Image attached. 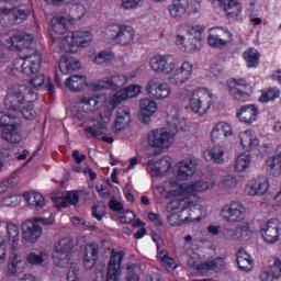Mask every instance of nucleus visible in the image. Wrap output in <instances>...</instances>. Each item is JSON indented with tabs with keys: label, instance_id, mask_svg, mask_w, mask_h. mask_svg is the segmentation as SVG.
I'll return each instance as SVG.
<instances>
[{
	"label": "nucleus",
	"instance_id": "nucleus-8",
	"mask_svg": "<svg viewBox=\"0 0 281 281\" xmlns=\"http://www.w3.org/2000/svg\"><path fill=\"white\" fill-rule=\"evenodd\" d=\"M212 106V92L205 89L194 90L189 99V109L196 115H205Z\"/></svg>",
	"mask_w": 281,
	"mask_h": 281
},
{
	"label": "nucleus",
	"instance_id": "nucleus-6",
	"mask_svg": "<svg viewBox=\"0 0 281 281\" xmlns=\"http://www.w3.org/2000/svg\"><path fill=\"white\" fill-rule=\"evenodd\" d=\"M0 128H2L1 137L9 144L21 143V134H19V117L5 112H0Z\"/></svg>",
	"mask_w": 281,
	"mask_h": 281
},
{
	"label": "nucleus",
	"instance_id": "nucleus-24",
	"mask_svg": "<svg viewBox=\"0 0 281 281\" xmlns=\"http://www.w3.org/2000/svg\"><path fill=\"white\" fill-rule=\"evenodd\" d=\"M115 115L114 131L115 133H120V131H124L131 124V109L126 105L121 106L117 109Z\"/></svg>",
	"mask_w": 281,
	"mask_h": 281
},
{
	"label": "nucleus",
	"instance_id": "nucleus-37",
	"mask_svg": "<svg viewBox=\"0 0 281 281\" xmlns=\"http://www.w3.org/2000/svg\"><path fill=\"white\" fill-rule=\"evenodd\" d=\"M52 30L55 32V34H67V23H69V19L63 16V15H57L52 19Z\"/></svg>",
	"mask_w": 281,
	"mask_h": 281
},
{
	"label": "nucleus",
	"instance_id": "nucleus-52",
	"mask_svg": "<svg viewBox=\"0 0 281 281\" xmlns=\"http://www.w3.org/2000/svg\"><path fill=\"white\" fill-rule=\"evenodd\" d=\"M267 166L270 170H276L277 172L281 170V151L277 156L270 158L267 161Z\"/></svg>",
	"mask_w": 281,
	"mask_h": 281
},
{
	"label": "nucleus",
	"instance_id": "nucleus-57",
	"mask_svg": "<svg viewBox=\"0 0 281 281\" xmlns=\"http://www.w3.org/2000/svg\"><path fill=\"white\" fill-rule=\"evenodd\" d=\"M225 137L223 130H221V125L218 123L215 125V127L211 132V139L212 142L216 143L218 139H223Z\"/></svg>",
	"mask_w": 281,
	"mask_h": 281
},
{
	"label": "nucleus",
	"instance_id": "nucleus-49",
	"mask_svg": "<svg viewBox=\"0 0 281 281\" xmlns=\"http://www.w3.org/2000/svg\"><path fill=\"white\" fill-rule=\"evenodd\" d=\"M113 58H114L113 53L102 50L94 57V63L95 65H103V63H111Z\"/></svg>",
	"mask_w": 281,
	"mask_h": 281
},
{
	"label": "nucleus",
	"instance_id": "nucleus-64",
	"mask_svg": "<svg viewBox=\"0 0 281 281\" xmlns=\"http://www.w3.org/2000/svg\"><path fill=\"white\" fill-rule=\"evenodd\" d=\"M93 281H104V266H99L95 269Z\"/></svg>",
	"mask_w": 281,
	"mask_h": 281
},
{
	"label": "nucleus",
	"instance_id": "nucleus-54",
	"mask_svg": "<svg viewBox=\"0 0 281 281\" xmlns=\"http://www.w3.org/2000/svg\"><path fill=\"white\" fill-rule=\"evenodd\" d=\"M80 104H86V106H89V111H95V106H98L100 102L95 97H83L80 99Z\"/></svg>",
	"mask_w": 281,
	"mask_h": 281
},
{
	"label": "nucleus",
	"instance_id": "nucleus-12",
	"mask_svg": "<svg viewBox=\"0 0 281 281\" xmlns=\"http://www.w3.org/2000/svg\"><path fill=\"white\" fill-rule=\"evenodd\" d=\"M76 120L81 122L80 126H82L85 122H88V126L85 128V135L88 139H91L92 137L94 139H100V137L106 133V125L98 120L90 119L87 121V116L82 113L77 114Z\"/></svg>",
	"mask_w": 281,
	"mask_h": 281
},
{
	"label": "nucleus",
	"instance_id": "nucleus-1",
	"mask_svg": "<svg viewBox=\"0 0 281 281\" xmlns=\"http://www.w3.org/2000/svg\"><path fill=\"white\" fill-rule=\"evenodd\" d=\"M169 192L175 196H182L179 201L171 202L169 205H182L181 211L189 210V216L184 218V223L190 221L199 223L202 218H205V210L200 204H194L196 200L195 192H205L210 188V182L200 180L194 183L180 184L177 180H169Z\"/></svg>",
	"mask_w": 281,
	"mask_h": 281
},
{
	"label": "nucleus",
	"instance_id": "nucleus-41",
	"mask_svg": "<svg viewBox=\"0 0 281 281\" xmlns=\"http://www.w3.org/2000/svg\"><path fill=\"white\" fill-rule=\"evenodd\" d=\"M24 76H30V85L34 87V89H38V87H43L45 83V75L41 72V69L32 70L31 72H22Z\"/></svg>",
	"mask_w": 281,
	"mask_h": 281
},
{
	"label": "nucleus",
	"instance_id": "nucleus-51",
	"mask_svg": "<svg viewBox=\"0 0 281 281\" xmlns=\"http://www.w3.org/2000/svg\"><path fill=\"white\" fill-rule=\"evenodd\" d=\"M22 113L25 120H34L36 117V111H34V105L29 104L26 106L21 105V110H18Z\"/></svg>",
	"mask_w": 281,
	"mask_h": 281
},
{
	"label": "nucleus",
	"instance_id": "nucleus-58",
	"mask_svg": "<svg viewBox=\"0 0 281 281\" xmlns=\"http://www.w3.org/2000/svg\"><path fill=\"white\" fill-rule=\"evenodd\" d=\"M158 166L160 167L162 175H166V172L170 170V168H172V164L170 162V157L168 156L162 157L159 160Z\"/></svg>",
	"mask_w": 281,
	"mask_h": 281
},
{
	"label": "nucleus",
	"instance_id": "nucleus-4",
	"mask_svg": "<svg viewBox=\"0 0 281 281\" xmlns=\"http://www.w3.org/2000/svg\"><path fill=\"white\" fill-rule=\"evenodd\" d=\"M175 135H177V130L168 126L160 130H153L147 134V144L150 148L165 150L166 148H170L175 143Z\"/></svg>",
	"mask_w": 281,
	"mask_h": 281
},
{
	"label": "nucleus",
	"instance_id": "nucleus-59",
	"mask_svg": "<svg viewBox=\"0 0 281 281\" xmlns=\"http://www.w3.org/2000/svg\"><path fill=\"white\" fill-rule=\"evenodd\" d=\"M120 221L121 223H133V221H135V213L131 210H125L121 213Z\"/></svg>",
	"mask_w": 281,
	"mask_h": 281
},
{
	"label": "nucleus",
	"instance_id": "nucleus-27",
	"mask_svg": "<svg viewBox=\"0 0 281 281\" xmlns=\"http://www.w3.org/2000/svg\"><path fill=\"white\" fill-rule=\"evenodd\" d=\"M240 145L245 150H254L260 146V140L249 130L239 134Z\"/></svg>",
	"mask_w": 281,
	"mask_h": 281
},
{
	"label": "nucleus",
	"instance_id": "nucleus-29",
	"mask_svg": "<svg viewBox=\"0 0 281 281\" xmlns=\"http://www.w3.org/2000/svg\"><path fill=\"white\" fill-rule=\"evenodd\" d=\"M80 69V61L75 60L70 56H61L59 60V70L61 74H74V71H78Z\"/></svg>",
	"mask_w": 281,
	"mask_h": 281
},
{
	"label": "nucleus",
	"instance_id": "nucleus-20",
	"mask_svg": "<svg viewBox=\"0 0 281 281\" xmlns=\"http://www.w3.org/2000/svg\"><path fill=\"white\" fill-rule=\"evenodd\" d=\"M278 225V220L271 218L267 222L265 227L261 228V236L266 243H278L280 238V227Z\"/></svg>",
	"mask_w": 281,
	"mask_h": 281
},
{
	"label": "nucleus",
	"instance_id": "nucleus-38",
	"mask_svg": "<svg viewBox=\"0 0 281 281\" xmlns=\"http://www.w3.org/2000/svg\"><path fill=\"white\" fill-rule=\"evenodd\" d=\"M7 234H8V240L9 245L11 247H16L19 245V238L21 236V231L19 229V226L16 224L9 222L7 223Z\"/></svg>",
	"mask_w": 281,
	"mask_h": 281
},
{
	"label": "nucleus",
	"instance_id": "nucleus-23",
	"mask_svg": "<svg viewBox=\"0 0 281 281\" xmlns=\"http://www.w3.org/2000/svg\"><path fill=\"white\" fill-rule=\"evenodd\" d=\"M139 120L143 124L150 123V116L157 111V102L150 99H142L140 102Z\"/></svg>",
	"mask_w": 281,
	"mask_h": 281
},
{
	"label": "nucleus",
	"instance_id": "nucleus-48",
	"mask_svg": "<svg viewBox=\"0 0 281 281\" xmlns=\"http://www.w3.org/2000/svg\"><path fill=\"white\" fill-rule=\"evenodd\" d=\"M124 100H128V94L126 93V90L123 89V90L116 91L110 100V102L112 104L111 111H113V109H115V106H117V104H121L122 102H124Z\"/></svg>",
	"mask_w": 281,
	"mask_h": 281
},
{
	"label": "nucleus",
	"instance_id": "nucleus-25",
	"mask_svg": "<svg viewBox=\"0 0 281 281\" xmlns=\"http://www.w3.org/2000/svg\"><path fill=\"white\" fill-rule=\"evenodd\" d=\"M258 108L256 105L247 104L241 106L236 115L240 122H244V124H252V122L258 120Z\"/></svg>",
	"mask_w": 281,
	"mask_h": 281
},
{
	"label": "nucleus",
	"instance_id": "nucleus-39",
	"mask_svg": "<svg viewBox=\"0 0 281 281\" xmlns=\"http://www.w3.org/2000/svg\"><path fill=\"white\" fill-rule=\"evenodd\" d=\"M25 269V262H23V259L19 257V255H13L12 261L8 267V271L10 276H20V273H23Z\"/></svg>",
	"mask_w": 281,
	"mask_h": 281
},
{
	"label": "nucleus",
	"instance_id": "nucleus-62",
	"mask_svg": "<svg viewBox=\"0 0 281 281\" xmlns=\"http://www.w3.org/2000/svg\"><path fill=\"white\" fill-rule=\"evenodd\" d=\"M27 262L30 265H43V256L31 252L27 256Z\"/></svg>",
	"mask_w": 281,
	"mask_h": 281
},
{
	"label": "nucleus",
	"instance_id": "nucleus-7",
	"mask_svg": "<svg viewBox=\"0 0 281 281\" xmlns=\"http://www.w3.org/2000/svg\"><path fill=\"white\" fill-rule=\"evenodd\" d=\"M93 41V35L89 31H75L71 36L66 35L61 38L59 47L66 54H74V47H89Z\"/></svg>",
	"mask_w": 281,
	"mask_h": 281
},
{
	"label": "nucleus",
	"instance_id": "nucleus-15",
	"mask_svg": "<svg viewBox=\"0 0 281 281\" xmlns=\"http://www.w3.org/2000/svg\"><path fill=\"white\" fill-rule=\"evenodd\" d=\"M145 89L147 95L156 100H165V98L170 97V86L168 83H161L158 78H151Z\"/></svg>",
	"mask_w": 281,
	"mask_h": 281
},
{
	"label": "nucleus",
	"instance_id": "nucleus-32",
	"mask_svg": "<svg viewBox=\"0 0 281 281\" xmlns=\"http://www.w3.org/2000/svg\"><path fill=\"white\" fill-rule=\"evenodd\" d=\"M66 87L75 92L82 91L87 87V77L72 75L66 80Z\"/></svg>",
	"mask_w": 281,
	"mask_h": 281
},
{
	"label": "nucleus",
	"instance_id": "nucleus-53",
	"mask_svg": "<svg viewBox=\"0 0 281 281\" xmlns=\"http://www.w3.org/2000/svg\"><path fill=\"white\" fill-rule=\"evenodd\" d=\"M270 273L274 277V280H280L281 278V260L274 259L273 265H271L268 269Z\"/></svg>",
	"mask_w": 281,
	"mask_h": 281
},
{
	"label": "nucleus",
	"instance_id": "nucleus-31",
	"mask_svg": "<svg viewBox=\"0 0 281 281\" xmlns=\"http://www.w3.org/2000/svg\"><path fill=\"white\" fill-rule=\"evenodd\" d=\"M204 159L206 161H214V164H221L223 161V155H225V149L221 145H215L204 151Z\"/></svg>",
	"mask_w": 281,
	"mask_h": 281
},
{
	"label": "nucleus",
	"instance_id": "nucleus-56",
	"mask_svg": "<svg viewBox=\"0 0 281 281\" xmlns=\"http://www.w3.org/2000/svg\"><path fill=\"white\" fill-rule=\"evenodd\" d=\"M147 166L149 167L151 177H164V173L158 162H154V160H149L147 162Z\"/></svg>",
	"mask_w": 281,
	"mask_h": 281
},
{
	"label": "nucleus",
	"instance_id": "nucleus-34",
	"mask_svg": "<svg viewBox=\"0 0 281 281\" xmlns=\"http://www.w3.org/2000/svg\"><path fill=\"white\" fill-rule=\"evenodd\" d=\"M237 265L240 271H251V265H254V261L251 260V256H249L247 250L244 248H240L237 252Z\"/></svg>",
	"mask_w": 281,
	"mask_h": 281
},
{
	"label": "nucleus",
	"instance_id": "nucleus-60",
	"mask_svg": "<svg viewBox=\"0 0 281 281\" xmlns=\"http://www.w3.org/2000/svg\"><path fill=\"white\" fill-rule=\"evenodd\" d=\"M272 212H274V214L278 216L281 215V191H279L274 196V201L272 203Z\"/></svg>",
	"mask_w": 281,
	"mask_h": 281
},
{
	"label": "nucleus",
	"instance_id": "nucleus-35",
	"mask_svg": "<svg viewBox=\"0 0 281 281\" xmlns=\"http://www.w3.org/2000/svg\"><path fill=\"white\" fill-rule=\"evenodd\" d=\"M200 271H223L225 269V260L223 258H216L210 261H206L198 267Z\"/></svg>",
	"mask_w": 281,
	"mask_h": 281
},
{
	"label": "nucleus",
	"instance_id": "nucleus-10",
	"mask_svg": "<svg viewBox=\"0 0 281 281\" xmlns=\"http://www.w3.org/2000/svg\"><path fill=\"white\" fill-rule=\"evenodd\" d=\"M53 252V261L56 267L65 268L71 260V250L74 249V239L64 237L55 244Z\"/></svg>",
	"mask_w": 281,
	"mask_h": 281
},
{
	"label": "nucleus",
	"instance_id": "nucleus-2",
	"mask_svg": "<svg viewBox=\"0 0 281 281\" xmlns=\"http://www.w3.org/2000/svg\"><path fill=\"white\" fill-rule=\"evenodd\" d=\"M18 49L20 59L14 63L15 69L21 74H32V70L41 69L43 58L34 47V35H32V40L29 43H23Z\"/></svg>",
	"mask_w": 281,
	"mask_h": 281
},
{
	"label": "nucleus",
	"instance_id": "nucleus-36",
	"mask_svg": "<svg viewBox=\"0 0 281 281\" xmlns=\"http://www.w3.org/2000/svg\"><path fill=\"white\" fill-rule=\"evenodd\" d=\"M269 190V182L265 178H258L250 184V192L251 196L262 195Z\"/></svg>",
	"mask_w": 281,
	"mask_h": 281
},
{
	"label": "nucleus",
	"instance_id": "nucleus-61",
	"mask_svg": "<svg viewBox=\"0 0 281 281\" xmlns=\"http://www.w3.org/2000/svg\"><path fill=\"white\" fill-rule=\"evenodd\" d=\"M125 91L127 93V98H136V95H139V93H142V87L132 85L125 88Z\"/></svg>",
	"mask_w": 281,
	"mask_h": 281
},
{
	"label": "nucleus",
	"instance_id": "nucleus-33",
	"mask_svg": "<svg viewBox=\"0 0 281 281\" xmlns=\"http://www.w3.org/2000/svg\"><path fill=\"white\" fill-rule=\"evenodd\" d=\"M52 200L55 203H58V201H61L59 203V207H69V205H78V202L80 201V195L77 191H70L66 194L65 199L60 196H53Z\"/></svg>",
	"mask_w": 281,
	"mask_h": 281
},
{
	"label": "nucleus",
	"instance_id": "nucleus-5",
	"mask_svg": "<svg viewBox=\"0 0 281 281\" xmlns=\"http://www.w3.org/2000/svg\"><path fill=\"white\" fill-rule=\"evenodd\" d=\"M43 225H54L52 217H35L22 224V238L25 243L34 244L43 234Z\"/></svg>",
	"mask_w": 281,
	"mask_h": 281
},
{
	"label": "nucleus",
	"instance_id": "nucleus-14",
	"mask_svg": "<svg viewBox=\"0 0 281 281\" xmlns=\"http://www.w3.org/2000/svg\"><path fill=\"white\" fill-rule=\"evenodd\" d=\"M246 209L239 202H232L231 204H226L221 210V216L227 223H240V221L245 220Z\"/></svg>",
	"mask_w": 281,
	"mask_h": 281
},
{
	"label": "nucleus",
	"instance_id": "nucleus-30",
	"mask_svg": "<svg viewBox=\"0 0 281 281\" xmlns=\"http://www.w3.org/2000/svg\"><path fill=\"white\" fill-rule=\"evenodd\" d=\"M24 201L34 210H43L45 207V198L38 192L23 193Z\"/></svg>",
	"mask_w": 281,
	"mask_h": 281
},
{
	"label": "nucleus",
	"instance_id": "nucleus-17",
	"mask_svg": "<svg viewBox=\"0 0 281 281\" xmlns=\"http://www.w3.org/2000/svg\"><path fill=\"white\" fill-rule=\"evenodd\" d=\"M167 10L170 19L173 21H181L190 14V1L189 0H172L168 4Z\"/></svg>",
	"mask_w": 281,
	"mask_h": 281
},
{
	"label": "nucleus",
	"instance_id": "nucleus-13",
	"mask_svg": "<svg viewBox=\"0 0 281 281\" xmlns=\"http://www.w3.org/2000/svg\"><path fill=\"white\" fill-rule=\"evenodd\" d=\"M149 65L156 74L168 76L175 69V58L171 55H154Z\"/></svg>",
	"mask_w": 281,
	"mask_h": 281
},
{
	"label": "nucleus",
	"instance_id": "nucleus-16",
	"mask_svg": "<svg viewBox=\"0 0 281 281\" xmlns=\"http://www.w3.org/2000/svg\"><path fill=\"white\" fill-rule=\"evenodd\" d=\"M122 260H124V252L119 251L112 254L108 265L105 281H120V276H122Z\"/></svg>",
	"mask_w": 281,
	"mask_h": 281
},
{
	"label": "nucleus",
	"instance_id": "nucleus-19",
	"mask_svg": "<svg viewBox=\"0 0 281 281\" xmlns=\"http://www.w3.org/2000/svg\"><path fill=\"white\" fill-rule=\"evenodd\" d=\"M207 41L211 47H223V45L232 43V32L223 27L212 29Z\"/></svg>",
	"mask_w": 281,
	"mask_h": 281
},
{
	"label": "nucleus",
	"instance_id": "nucleus-11",
	"mask_svg": "<svg viewBox=\"0 0 281 281\" xmlns=\"http://www.w3.org/2000/svg\"><path fill=\"white\" fill-rule=\"evenodd\" d=\"M0 14L8 16L11 25H19L32 14V10L27 7L8 8V1L0 0Z\"/></svg>",
	"mask_w": 281,
	"mask_h": 281
},
{
	"label": "nucleus",
	"instance_id": "nucleus-63",
	"mask_svg": "<svg viewBox=\"0 0 281 281\" xmlns=\"http://www.w3.org/2000/svg\"><path fill=\"white\" fill-rule=\"evenodd\" d=\"M217 124L220 125L222 133H224V137H229L232 135V133H233L232 125H229L226 122H220Z\"/></svg>",
	"mask_w": 281,
	"mask_h": 281
},
{
	"label": "nucleus",
	"instance_id": "nucleus-45",
	"mask_svg": "<svg viewBox=\"0 0 281 281\" xmlns=\"http://www.w3.org/2000/svg\"><path fill=\"white\" fill-rule=\"evenodd\" d=\"M99 87H101V89H112L113 91H116V89L122 87V82H120V76H114L105 79L104 81H101Z\"/></svg>",
	"mask_w": 281,
	"mask_h": 281
},
{
	"label": "nucleus",
	"instance_id": "nucleus-43",
	"mask_svg": "<svg viewBox=\"0 0 281 281\" xmlns=\"http://www.w3.org/2000/svg\"><path fill=\"white\" fill-rule=\"evenodd\" d=\"M224 10L228 16H238L243 7L236 0H224Z\"/></svg>",
	"mask_w": 281,
	"mask_h": 281
},
{
	"label": "nucleus",
	"instance_id": "nucleus-44",
	"mask_svg": "<svg viewBox=\"0 0 281 281\" xmlns=\"http://www.w3.org/2000/svg\"><path fill=\"white\" fill-rule=\"evenodd\" d=\"M250 161L251 159L249 157V154H240L235 161V170H237V172H244V170H247V168H249Z\"/></svg>",
	"mask_w": 281,
	"mask_h": 281
},
{
	"label": "nucleus",
	"instance_id": "nucleus-28",
	"mask_svg": "<svg viewBox=\"0 0 281 281\" xmlns=\"http://www.w3.org/2000/svg\"><path fill=\"white\" fill-rule=\"evenodd\" d=\"M85 251L83 267L85 269H93L99 254L98 245L90 244L86 246Z\"/></svg>",
	"mask_w": 281,
	"mask_h": 281
},
{
	"label": "nucleus",
	"instance_id": "nucleus-42",
	"mask_svg": "<svg viewBox=\"0 0 281 281\" xmlns=\"http://www.w3.org/2000/svg\"><path fill=\"white\" fill-rule=\"evenodd\" d=\"M247 67H258L260 65V53L256 48H249L244 53Z\"/></svg>",
	"mask_w": 281,
	"mask_h": 281
},
{
	"label": "nucleus",
	"instance_id": "nucleus-46",
	"mask_svg": "<svg viewBox=\"0 0 281 281\" xmlns=\"http://www.w3.org/2000/svg\"><path fill=\"white\" fill-rule=\"evenodd\" d=\"M19 186V176H11L7 180L0 182V194L3 192H8V190H12V188H16Z\"/></svg>",
	"mask_w": 281,
	"mask_h": 281
},
{
	"label": "nucleus",
	"instance_id": "nucleus-21",
	"mask_svg": "<svg viewBox=\"0 0 281 281\" xmlns=\"http://www.w3.org/2000/svg\"><path fill=\"white\" fill-rule=\"evenodd\" d=\"M192 64L190 61H183L179 68L172 74L170 81L172 85H184L188 79L192 77Z\"/></svg>",
	"mask_w": 281,
	"mask_h": 281
},
{
	"label": "nucleus",
	"instance_id": "nucleus-47",
	"mask_svg": "<svg viewBox=\"0 0 281 281\" xmlns=\"http://www.w3.org/2000/svg\"><path fill=\"white\" fill-rule=\"evenodd\" d=\"M278 98H280V89L270 88L268 91L261 93L259 102H271V100H276Z\"/></svg>",
	"mask_w": 281,
	"mask_h": 281
},
{
	"label": "nucleus",
	"instance_id": "nucleus-9",
	"mask_svg": "<svg viewBox=\"0 0 281 281\" xmlns=\"http://www.w3.org/2000/svg\"><path fill=\"white\" fill-rule=\"evenodd\" d=\"M105 34L117 45H131L135 41V29L128 25L112 24L108 26Z\"/></svg>",
	"mask_w": 281,
	"mask_h": 281
},
{
	"label": "nucleus",
	"instance_id": "nucleus-26",
	"mask_svg": "<svg viewBox=\"0 0 281 281\" xmlns=\"http://www.w3.org/2000/svg\"><path fill=\"white\" fill-rule=\"evenodd\" d=\"M240 87H247V80L233 79V83L229 85V93L235 100L245 101L249 98V93L240 89Z\"/></svg>",
	"mask_w": 281,
	"mask_h": 281
},
{
	"label": "nucleus",
	"instance_id": "nucleus-3",
	"mask_svg": "<svg viewBox=\"0 0 281 281\" xmlns=\"http://www.w3.org/2000/svg\"><path fill=\"white\" fill-rule=\"evenodd\" d=\"M27 95L37 98L32 89L25 85H13L4 98V106L7 111H21V106L27 102Z\"/></svg>",
	"mask_w": 281,
	"mask_h": 281
},
{
	"label": "nucleus",
	"instance_id": "nucleus-40",
	"mask_svg": "<svg viewBox=\"0 0 281 281\" xmlns=\"http://www.w3.org/2000/svg\"><path fill=\"white\" fill-rule=\"evenodd\" d=\"M70 3V16L74 19V21H80L82 16L87 13V9L85 8V4L77 2L76 0H69Z\"/></svg>",
	"mask_w": 281,
	"mask_h": 281
},
{
	"label": "nucleus",
	"instance_id": "nucleus-50",
	"mask_svg": "<svg viewBox=\"0 0 281 281\" xmlns=\"http://www.w3.org/2000/svg\"><path fill=\"white\" fill-rule=\"evenodd\" d=\"M122 10H137L142 0H117Z\"/></svg>",
	"mask_w": 281,
	"mask_h": 281
},
{
	"label": "nucleus",
	"instance_id": "nucleus-18",
	"mask_svg": "<svg viewBox=\"0 0 281 281\" xmlns=\"http://www.w3.org/2000/svg\"><path fill=\"white\" fill-rule=\"evenodd\" d=\"M32 34L20 33L18 35L3 34L0 36V44L8 49H18L23 43H30Z\"/></svg>",
	"mask_w": 281,
	"mask_h": 281
},
{
	"label": "nucleus",
	"instance_id": "nucleus-55",
	"mask_svg": "<svg viewBox=\"0 0 281 281\" xmlns=\"http://www.w3.org/2000/svg\"><path fill=\"white\" fill-rule=\"evenodd\" d=\"M91 214L97 221H102L103 216H106V210L103 205H93Z\"/></svg>",
	"mask_w": 281,
	"mask_h": 281
},
{
	"label": "nucleus",
	"instance_id": "nucleus-22",
	"mask_svg": "<svg viewBox=\"0 0 281 281\" xmlns=\"http://www.w3.org/2000/svg\"><path fill=\"white\" fill-rule=\"evenodd\" d=\"M196 172V161L187 158L178 162L177 179L179 181H188Z\"/></svg>",
	"mask_w": 281,
	"mask_h": 281
}]
</instances>
